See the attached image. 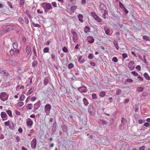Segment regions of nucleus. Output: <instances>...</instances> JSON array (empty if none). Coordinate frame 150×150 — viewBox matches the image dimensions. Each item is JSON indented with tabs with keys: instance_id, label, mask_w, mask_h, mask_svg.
Returning <instances> with one entry per match:
<instances>
[{
	"instance_id": "nucleus-57",
	"label": "nucleus",
	"mask_w": 150,
	"mask_h": 150,
	"mask_svg": "<svg viewBox=\"0 0 150 150\" xmlns=\"http://www.w3.org/2000/svg\"><path fill=\"white\" fill-rule=\"evenodd\" d=\"M122 59H124L127 57V54L124 53L122 54Z\"/></svg>"
},
{
	"instance_id": "nucleus-25",
	"label": "nucleus",
	"mask_w": 150,
	"mask_h": 150,
	"mask_svg": "<svg viewBox=\"0 0 150 150\" xmlns=\"http://www.w3.org/2000/svg\"><path fill=\"white\" fill-rule=\"evenodd\" d=\"M104 29L105 31V33L107 35H110L112 34V33H111L110 32V29H109L108 28L106 29L105 28H104Z\"/></svg>"
},
{
	"instance_id": "nucleus-52",
	"label": "nucleus",
	"mask_w": 150,
	"mask_h": 150,
	"mask_svg": "<svg viewBox=\"0 0 150 150\" xmlns=\"http://www.w3.org/2000/svg\"><path fill=\"white\" fill-rule=\"evenodd\" d=\"M62 50L64 52L67 53L68 52V50L67 48L65 47H64L62 48Z\"/></svg>"
},
{
	"instance_id": "nucleus-24",
	"label": "nucleus",
	"mask_w": 150,
	"mask_h": 150,
	"mask_svg": "<svg viewBox=\"0 0 150 150\" xmlns=\"http://www.w3.org/2000/svg\"><path fill=\"white\" fill-rule=\"evenodd\" d=\"M144 76L146 79L150 80V76L147 73H145L144 74Z\"/></svg>"
},
{
	"instance_id": "nucleus-54",
	"label": "nucleus",
	"mask_w": 150,
	"mask_h": 150,
	"mask_svg": "<svg viewBox=\"0 0 150 150\" xmlns=\"http://www.w3.org/2000/svg\"><path fill=\"white\" fill-rule=\"evenodd\" d=\"M112 61H113L115 62H116L118 61L117 58L115 57H113L112 58Z\"/></svg>"
},
{
	"instance_id": "nucleus-22",
	"label": "nucleus",
	"mask_w": 150,
	"mask_h": 150,
	"mask_svg": "<svg viewBox=\"0 0 150 150\" xmlns=\"http://www.w3.org/2000/svg\"><path fill=\"white\" fill-rule=\"evenodd\" d=\"M4 125L6 126H9V127L10 129H12V127H11V126L10 125V121L8 120L7 121H6L5 122Z\"/></svg>"
},
{
	"instance_id": "nucleus-61",
	"label": "nucleus",
	"mask_w": 150,
	"mask_h": 150,
	"mask_svg": "<svg viewBox=\"0 0 150 150\" xmlns=\"http://www.w3.org/2000/svg\"><path fill=\"white\" fill-rule=\"evenodd\" d=\"M36 98L35 97H33L31 99V100L32 102H34L36 100Z\"/></svg>"
},
{
	"instance_id": "nucleus-3",
	"label": "nucleus",
	"mask_w": 150,
	"mask_h": 150,
	"mask_svg": "<svg viewBox=\"0 0 150 150\" xmlns=\"http://www.w3.org/2000/svg\"><path fill=\"white\" fill-rule=\"evenodd\" d=\"M15 28V26L13 25H8L5 27L3 29V31L7 32L10 31Z\"/></svg>"
},
{
	"instance_id": "nucleus-17",
	"label": "nucleus",
	"mask_w": 150,
	"mask_h": 150,
	"mask_svg": "<svg viewBox=\"0 0 150 150\" xmlns=\"http://www.w3.org/2000/svg\"><path fill=\"white\" fill-rule=\"evenodd\" d=\"M82 56H79L78 58V62L80 64H82L85 62V60L84 59H82Z\"/></svg>"
},
{
	"instance_id": "nucleus-45",
	"label": "nucleus",
	"mask_w": 150,
	"mask_h": 150,
	"mask_svg": "<svg viewBox=\"0 0 150 150\" xmlns=\"http://www.w3.org/2000/svg\"><path fill=\"white\" fill-rule=\"evenodd\" d=\"M18 64V62L16 61H12V64L11 65L13 66H16Z\"/></svg>"
},
{
	"instance_id": "nucleus-40",
	"label": "nucleus",
	"mask_w": 150,
	"mask_h": 150,
	"mask_svg": "<svg viewBox=\"0 0 150 150\" xmlns=\"http://www.w3.org/2000/svg\"><path fill=\"white\" fill-rule=\"evenodd\" d=\"M6 113L10 117H12V112L10 110H7Z\"/></svg>"
},
{
	"instance_id": "nucleus-8",
	"label": "nucleus",
	"mask_w": 150,
	"mask_h": 150,
	"mask_svg": "<svg viewBox=\"0 0 150 150\" xmlns=\"http://www.w3.org/2000/svg\"><path fill=\"white\" fill-rule=\"evenodd\" d=\"M128 67L130 70H134L135 67L134 62L132 61H130L128 65Z\"/></svg>"
},
{
	"instance_id": "nucleus-34",
	"label": "nucleus",
	"mask_w": 150,
	"mask_h": 150,
	"mask_svg": "<svg viewBox=\"0 0 150 150\" xmlns=\"http://www.w3.org/2000/svg\"><path fill=\"white\" fill-rule=\"evenodd\" d=\"M143 38L146 41H150V38L148 36L144 35L143 36Z\"/></svg>"
},
{
	"instance_id": "nucleus-42",
	"label": "nucleus",
	"mask_w": 150,
	"mask_h": 150,
	"mask_svg": "<svg viewBox=\"0 0 150 150\" xmlns=\"http://www.w3.org/2000/svg\"><path fill=\"white\" fill-rule=\"evenodd\" d=\"M126 122V120L124 118L122 117L121 119V122L122 124L124 125Z\"/></svg>"
},
{
	"instance_id": "nucleus-11",
	"label": "nucleus",
	"mask_w": 150,
	"mask_h": 150,
	"mask_svg": "<svg viewBox=\"0 0 150 150\" xmlns=\"http://www.w3.org/2000/svg\"><path fill=\"white\" fill-rule=\"evenodd\" d=\"M33 51L34 54V55L33 56V59H36L38 57V54L35 49V47L34 46L33 47Z\"/></svg>"
},
{
	"instance_id": "nucleus-47",
	"label": "nucleus",
	"mask_w": 150,
	"mask_h": 150,
	"mask_svg": "<svg viewBox=\"0 0 150 150\" xmlns=\"http://www.w3.org/2000/svg\"><path fill=\"white\" fill-rule=\"evenodd\" d=\"M131 74L135 76H139L138 74L135 71H132L131 72Z\"/></svg>"
},
{
	"instance_id": "nucleus-43",
	"label": "nucleus",
	"mask_w": 150,
	"mask_h": 150,
	"mask_svg": "<svg viewBox=\"0 0 150 150\" xmlns=\"http://www.w3.org/2000/svg\"><path fill=\"white\" fill-rule=\"evenodd\" d=\"M143 88L142 87H139L137 88V91L138 92H142L143 91Z\"/></svg>"
},
{
	"instance_id": "nucleus-13",
	"label": "nucleus",
	"mask_w": 150,
	"mask_h": 150,
	"mask_svg": "<svg viewBox=\"0 0 150 150\" xmlns=\"http://www.w3.org/2000/svg\"><path fill=\"white\" fill-rule=\"evenodd\" d=\"M33 121L30 118H28L27 119L26 123L27 126H31L33 125Z\"/></svg>"
},
{
	"instance_id": "nucleus-41",
	"label": "nucleus",
	"mask_w": 150,
	"mask_h": 150,
	"mask_svg": "<svg viewBox=\"0 0 150 150\" xmlns=\"http://www.w3.org/2000/svg\"><path fill=\"white\" fill-rule=\"evenodd\" d=\"M113 43L116 49L118 50L119 49V47L118 46V44L117 42L115 41V42H113Z\"/></svg>"
},
{
	"instance_id": "nucleus-21",
	"label": "nucleus",
	"mask_w": 150,
	"mask_h": 150,
	"mask_svg": "<svg viewBox=\"0 0 150 150\" xmlns=\"http://www.w3.org/2000/svg\"><path fill=\"white\" fill-rule=\"evenodd\" d=\"M34 91V88L33 87H32L30 88L29 91H28V92L26 93V95L28 96L30 95L31 93H32Z\"/></svg>"
},
{
	"instance_id": "nucleus-50",
	"label": "nucleus",
	"mask_w": 150,
	"mask_h": 150,
	"mask_svg": "<svg viewBox=\"0 0 150 150\" xmlns=\"http://www.w3.org/2000/svg\"><path fill=\"white\" fill-rule=\"evenodd\" d=\"M103 17L104 18H106V15L107 14V11H105L103 12Z\"/></svg>"
},
{
	"instance_id": "nucleus-5",
	"label": "nucleus",
	"mask_w": 150,
	"mask_h": 150,
	"mask_svg": "<svg viewBox=\"0 0 150 150\" xmlns=\"http://www.w3.org/2000/svg\"><path fill=\"white\" fill-rule=\"evenodd\" d=\"M91 14L97 21L99 22H100L101 21V19L96 14L95 12H92L91 13Z\"/></svg>"
},
{
	"instance_id": "nucleus-16",
	"label": "nucleus",
	"mask_w": 150,
	"mask_h": 150,
	"mask_svg": "<svg viewBox=\"0 0 150 150\" xmlns=\"http://www.w3.org/2000/svg\"><path fill=\"white\" fill-rule=\"evenodd\" d=\"M1 116L3 120H4L7 119V115L6 113L4 112H1Z\"/></svg>"
},
{
	"instance_id": "nucleus-53",
	"label": "nucleus",
	"mask_w": 150,
	"mask_h": 150,
	"mask_svg": "<svg viewBox=\"0 0 150 150\" xmlns=\"http://www.w3.org/2000/svg\"><path fill=\"white\" fill-rule=\"evenodd\" d=\"M33 25L35 27H38L39 28H40L41 27V26L39 24L37 23H33Z\"/></svg>"
},
{
	"instance_id": "nucleus-18",
	"label": "nucleus",
	"mask_w": 150,
	"mask_h": 150,
	"mask_svg": "<svg viewBox=\"0 0 150 150\" xmlns=\"http://www.w3.org/2000/svg\"><path fill=\"white\" fill-rule=\"evenodd\" d=\"M98 122L100 125H106L107 123V122L101 119L98 120Z\"/></svg>"
},
{
	"instance_id": "nucleus-48",
	"label": "nucleus",
	"mask_w": 150,
	"mask_h": 150,
	"mask_svg": "<svg viewBox=\"0 0 150 150\" xmlns=\"http://www.w3.org/2000/svg\"><path fill=\"white\" fill-rule=\"evenodd\" d=\"M92 97L93 99H96L97 98L96 95L95 93H93L92 94Z\"/></svg>"
},
{
	"instance_id": "nucleus-27",
	"label": "nucleus",
	"mask_w": 150,
	"mask_h": 150,
	"mask_svg": "<svg viewBox=\"0 0 150 150\" xmlns=\"http://www.w3.org/2000/svg\"><path fill=\"white\" fill-rule=\"evenodd\" d=\"M83 101L84 105L86 106H87L89 104L88 101L86 98L83 99Z\"/></svg>"
},
{
	"instance_id": "nucleus-30",
	"label": "nucleus",
	"mask_w": 150,
	"mask_h": 150,
	"mask_svg": "<svg viewBox=\"0 0 150 150\" xmlns=\"http://www.w3.org/2000/svg\"><path fill=\"white\" fill-rule=\"evenodd\" d=\"M38 64V61L36 60H34L32 62V66L34 67H36L37 66Z\"/></svg>"
},
{
	"instance_id": "nucleus-1",
	"label": "nucleus",
	"mask_w": 150,
	"mask_h": 150,
	"mask_svg": "<svg viewBox=\"0 0 150 150\" xmlns=\"http://www.w3.org/2000/svg\"><path fill=\"white\" fill-rule=\"evenodd\" d=\"M41 6L44 8L45 13L47 12L50 9L52 8L51 4L49 3L43 2L41 4Z\"/></svg>"
},
{
	"instance_id": "nucleus-33",
	"label": "nucleus",
	"mask_w": 150,
	"mask_h": 150,
	"mask_svg": "<svg viewBox=\"0 0 150 150\" xmlns=\"http://www.w3.org/2000/svg\"><path fill=\"white\" fill-rule=\"evenodd\" d=\"M33 104L32 103H29L27 105L26 107L29 110H31L32 109Z\"/></svg>"
},
{
	"instance_id": "nucleus-51",
	"label": "nucleus",
	"mask_w": 150,
	"mask_h": 150,
	"mask_svg": "<svg viewBox=\"0 0 150 150\" xmlns=\"http://www.w3.org/2000/svg\"><path fill=\"white\" fill-rule=\"evenodd\" d=\"M105 95V92H102L100 93V96L102 97H104Z\"/></svg>"
},
{
	"instance_id": "nucleus-2",
	"label": "nucleus",
	"mask_w": 150,
	"mask_h": 150,
	"mask_svg": "<svg viewBox=\"0 0 150 150\" xmlns=\"http://www.w3.org/2000/svg\"><path fill=\"white\" fill-rule=\"evenodd\" d=\"M9 97V95L5 92H1L0 93V99L3 101L7 100Z\"/></svg>"
},
{
	"instance_id": "nucleus-14",
	"label": "nucleus",
	"mask_w": 150,
	"mask_h": 150,
	"mask_svg": "<svg viewBox=\"0 0 150 150\" xmlns=\"http://www.w3.org/2000/svg\"><path fill=\"white\" fill-rule=\"evenodd\" d=\"M26 50L27 53L28 54L31 55L32 53L31 49L29 45H28L26 46Z\"/></svg>"
},
{
	"instance_id": "nucleus-19",
	"label": "nucleus",
	"mask_w": 150,
	"mask_h": 150,
	"mask_svg": "<svg viewBox=\"0 0 150 150\" xmlns=\"http://www.w3.org/2000/svg\"><path fill=\"white\" fill-rule=\"evenodd\" d=\"M34 110L35 111L37 110L39 107V103H36L34 104Z\"/></svg>"
},
{
	"instance_id": "nucleus-12",
	"label": "nucleus",
	"mask_w": 150,
	"mask_h": 150,
	"mask_svg": "<svg viewBox=\"0 0 150 150\" xmlns=\"http://www.w3.org/2000/svg\"><path fill=\"white\" fill-rule=\"evenodd\" d=\"M51 106L50 104H48L46 105L45 107V112H47L50 111L51 109Z\"/></svg>"
},
{
	"instance_id": "nucleus-32",
	"label": "nucleus",
	"mask_w": 150,
	"mask_h": 150,
	"mask_svg": "<svg viewBox=\"0 0 150 150\" xmlns=\"http://www.w3.org/2000/svg\"><path fill=\"white\" fill-rule=\"evenodd\" d=\"M25 97V96L24 95L21 94L19 98V99L21 101H23L24 100Z\"/></svg>"
},
{
	"instance_id": "nucleus-46",
	"label": "nucleus",
	"mask_w": 150,
	"mask_h": 150,
	"mask_svg": "<svg viewBox=\"0 0 150 150\" xmlns=\"http://www.w3.org/2000/svg\"><path fill=\"white\" fill-rule=\"evenodd\" d=\"M10 54L12 56L13 55L15 54V52H14V51L13 49H11L10 51Z\"/></svg>"
},
{
	"instance_id": "nucleus-60",
	"label": "nucleus",
	"mask_w": 150,
	"mask_h": 150,
	"mask_svg": "<svg viewBox=\"0 0 150 150\" xmlns=\"http://www.w3.org/2000/svg\"><path fill=\"white\" fill-rule=\"evenodd\" d=\"M15 114L18 115H20V112L17 110H15Z\"/></svg>"
},
{
	"instance_id": "nucleus-49",
	"label": "nucleus",
	"mask_w": 150,
	"mask_h": 150,
	"mask_svg": "<svg viewBox=\"0 0 150 150\" xmlns=\"http://www.w3.org/2000/svg\"><path fill=\"white\" fill-rule=\"evenodd\" d=\"M74 67V65L72 63H70L68 65V67L69 69H71Z\"/></svg>"
},
{
	"instance_id": "nucleus-36",
	"label": "nucleus",
	"mask_w": 150,
	"mask_h": 150,
	"mask_svg": "<svg viewBox=\"0 0 150 150\" xmlns=\"http://www.w3.org/2000/svg\"><path fill=\"white\" fill-rule=\"evenodd\" d=\"M77 8V6H72L71 7V10L73 12H74L75 10Z\"/></svg>"
},
{
	"instance_id": "nucleus-4",
	"label": "nucleus",
	"mask_w": 150,
	"mask_h": 150,
	"mask_svg": "<svg viewBox=\"0 0 150 150\" xmlns=\"http://www.w3.org/2000/svg\"><path fill=\"white\" fill-rule=\"evenodd\" d=\"M106 7L105 5L102 3H100L99 6V10L101 13H103L106 10Z\"/></svg>"
},
{
	"instance_id": "nucleus-55",
	"label": "nucleus",
	"mask_w": 150,
	"mask_h": 150,
	"mask_svg": "<svg viewBox=\"0 0 150 150\" xmlns=\"http://www.w3.org/2000/svg\"><path fill=\"white\" fill-rule=\"evenodd\" d=\"M52 4L54 7H57V4L55 2H52Z\"/></svg>"
},
{
	"instance_id": "nucleus-56",
	"label": "nucleus",
	"mask_w": 150,
	"mask_h": 150,
	"mask_svg": "<svg viewBox=\"0 0 150 150\" xmlns=\"http://www.w3.org/2000/svg\"><path fill=\"white\" fill-rule=\"evenodd\" d=\"M18 21L20 23H23V19L21 17H20L19 18Z\"/></svg>"
},
{
	"instance_id": "nucleus-23",
	"label": "nucleus",
	"mask_w": 150,
	"mask_h": 150,
	"mask_svg": "<svg viewBox=\"0 0 150 150\" xmlns=\"http://www.w3.org/2000/svg\"><path fill=\"white\" fill-rule=\"evenodd\" d=\"M18 44L16 41H13V46L14 49H16L18 47Z\"/></svg>"
},
{
	"instance_id": "nucleus-6",
	"label": "nucleus",
	"mask_w": 150,
	"mask_h": 150,
	"mask_svg": "<svg viewBox=\"0 0 150 150\" xmlns=\"http://www.w3.org/2000/svg\"><path fill=\"white\" fill-rule=\"evenodd\" d=\"M78 89L81 93H86L87 91L86 87L85 86L79 87Z\"/></svg>"
},
{
	"instance_id": "nucleus-20",
	"label": "nucleus",
	"mask_w": 150,
	"mask_h": 150,
	"mask_svg": "<svg viewBox=\"0 0 150 150\" xmlns=\"http://www.w3.org/2000/svg\"><path fill=\"white\" fill-rule=\"evenodd\" d=\"M94 41V39L91 36H89L88 37V42L89 43H93Z\"/></svg>"
},
{
	"instance_id": "nucleus-58",
	"label": "nucleus",
	"mask_w": 150,
	"mask_h": 150,
	"mask_svg": "<svg viewBox=\"0 0 150 150\" xmlns=\"http://www.w3.org/2000/svg\"><path fill=\"white\" fill-rule=\"evenodd\" d=\"M144 125L145 127H148L150 125V123L147 122H145Z\"/></svg>"
},
{
	"instance_id": "nucleus-63",
	"label": "nucleus",
	"mask_w": 150,
	"mask_h": 150,
	"mask_svg": "<svg viewBox=\"0 0 150 150\" xmlns=\"http://www.w3.org/2000/svg\"><path fill=\"white\" fill-rule=\"evenodd\" d=\"M144 121L145 120H139L138 121V122L139 124H141L144 122Z\"/></svg>"
},
{
	"instance_id": "nucleus-59",
	"label": "nucleus",
	"mask_w": 150,
	"mask_h": 150,
	"mask_svg": "<svg viewBox=\"0 0 150 150\" xmlns=\"http://www.w3.org/2000/svg\"><path fill=\"white\" fill-rule=\"evenodd\" d=\"M88 58L90 59H91L93 58V55L91 54H90L88 55Z\"/></svg>"
},
{
	"instance_id": "nucleus-28",
	"label": "nucleus",
	"mask_w": 150,
	"mask_h": 150,
	"mask_svg": "<svg viewBox=\"0 0 150 150\" xmlns=\"http://www.w3.org/2000/svg\"><path fill=\"white\" fill-rule=\"evenodd\" d=\"M90 28L88 26H86L84 29V32L86 33H87L90 31Z\"/></svg>"
},
{
	"instance_id": "nucleus-39",
	"label": "nucleus",
	"mask_w": 150,
	"mask_h": 150,
	"mask_svg": "<svg viewBox=\"0 0 150 150\" xmlns=\"http://www.w3.org/2000/svg\"><path fill=\"white\" fill-rule=\"evenodd\" d=\"M63 131L64 132H67V128L66 125H63L62 127Z\"/></svg>"
},
{
	"instance_id": "nucleus-62",
	"label": "nucleus",
	"mask_w": 150,
	"mask_h": 150,
	"mask_svg": "<svg viewBox=\"0 0 150 150\" xmlns=\"http://www.w3.org/2000/svg\"><path fill=\"white\" fill-rule=\"evenodd\" d=\"M71 33L73 35V36L77 35L76 33L74 31L72 30L71 31Z\"/></svg>"
},
{
	"instance_id": "nucleus-64",
	"label": "nucleus",
	"mask_w": 150,
	"mask_h": 150,
	"mask_svg": "<svg viewBox=\"0 0 150 150\" xmlns=\"http://www.w3.org/2000/svg\"><path fill=\"white\" fill-rule=\"evenodd\" d=\"M136 69L140 71L141 70V67L139 65H137L136 67Z\"/></svg>"
},
{
	"instance_id": "nucleus-15",
	"label": "nucleus",
	"mask_w": 150,
	"mask_h": 150,
	"mask_svg": "<svg viewBox=\"0 0 150 150\" xmlns=\"http://www.w3.org/2000/svg\"><path fill=\"white\" fill-rule=\"evenodd\" d=\"M129 147L128 145L126 144L122 146L120 148V150H129Z\"/></svg>"
},
{
	"instance_id": "nucleus-44",
	"label": "nucleus",
	"mask_w": 150,
	"mask_h": 150,
	"mask_svg": "<svg viewBox=\"0 0 150 150\" xmlns=\"http://www.w3.org/2000/svg\"><path fill=\"white\" fill-rule=\"evenodd\" d=\"M49 48L47 47H45L44 48L43 51L44 53H47L49 52Z\"/></svg>"
},
{
	"instance_id": "nucleus-9",
	"label": "nucleus",
	"mask_w": 150,
	"mask_h": 150,
	"mask_svg": "<svg viewBox=\"0 0 150 150\" xmlns=\"http://www.w3.org/2000/svg\"><path fill=\"white\" fill-rule=\"evenodd\" d=\"M88 111L89 113L91 115H94L95 113L94 108L92 105L88 107Z\"/></svg>"
},
{
	"instance_id": "nucleus-29",
	"label": "nucleus",
	"mask_w": 150,
	"mask_h": 150,
	"mask_svg": "<svg viewBox=\"0 0 150 150\" xmlns=\"http://www.w3.org/2000/svg\"><path fill=\"white\" fill-rule=\"evenodd\" d=\"M79 20L81 22H82L83 21L82 19L83 18V16L81 14H79L78 16Z\"/></svg>"
},
{
	"instance_id": "nucleus-26",
	"label": "nucleus",
	"mask_w": 150,
	"mask_h": 150,
	"mask_svg": "<svg viewBox=\"0 0 150 150\" xmlns=\"http://www.w3.org/2000/svg\"><path fill=\"white\" fill-rule=\"evenodd\" d=\"M78 35H76L73 36V39L74 42H77L78 41Z\"/></svg>"
},
{
	"instance_id": "nucleus-35",
	"label": "nucleus",
	"mask_w": 150,
	"mask_h": 150,
	"mask_svg": "<svg viewBox=\"0 0 150 150\" xmlns=\"http://www.w3.org/2000/svg\"><path fill=\"white\" fill-rule=\"evenodd\" d=\"M24 104L23 103L22 101H20L18 103H17V105L20 107H21Z\"/></svg>"
},
{
	"instance_id": "nucleus-7",
	"label": "nucleus",
	"mask_w": 150,
	"mask_h": 150,
	"mask_svg": "<svg viewBox=\"0 0 150 150\" xmlns=\"http://www.w3.org/2000/svg\"><path fill=\"white\" fill-rule=\"evenodd\" d=\"M36 140L35 138H34L31 143V146L32 148L35 149L36 148Z\"/></svg>"
},
{
	"instance_id": "nucleus-38",
	"label": "nucleus",
	"mask_w": 150,
	"mask_h": 150,
	"mask_svg": "<svg viewBox=\"0 0 150 150\" xmlns=\"http://www.w3.org/2000/svg\"><path fill=\"white\" fill-rule=\"evenodd\" d=\"M122 92V90L120 89H117L116 91V94L118 96H119L120 95Z\"/></svg>"
},
{
	"instance_id": "nucleus-37",
	"label": "nucleus",
	"mask_w": 150,
	"mask_h": 150,
	"mask_svg": "<svg viewBox=\"0 0 150 150\" xmlns=\"http://www.w3.org/2000/svg\"><path fill=\"white\" fill-rule=\"evenodd\" d=\"M6 62L8 64L11 65L12 64V60L10 59H8L6 60Z\"/></svg>"
},
{
	"instance_id": "nucleus-10",
	"label": "nucleus",
	"mask_w": 150,
	"mask_h": 150,
	"mask_svg": "<svg viewBox=\"0 0 150 150\" xmlns=\"http://www.w3.org/2000/svg\"><path fill=\"white\" fill-rule=\"evenodd\" d=\"M0 73L2 76H8V74L6 71L3 70L1 69H0Z\"/></svg>"
},
{
	"instance_id": "nucleus-31",
	"label": "nucleus",
	"mask_w": 150,
	"mask_h": 150,
	"mask_svg": "<svg viewBox=\"0 0 150 150\" xmlns=\"http://www.w3.org/2000/svg\"><path fill=\"white\" fill-rule=\"evenodd\" d=\"M49 82V79L47 78H45L44 80V83L45 85H46Z\"/></svg>"
}]
</instances>
